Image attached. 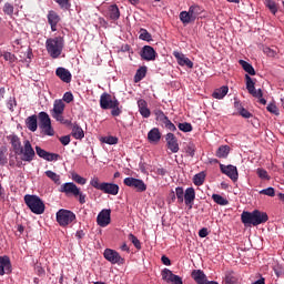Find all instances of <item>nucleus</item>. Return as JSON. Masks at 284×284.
Wrapping results in <instances>:
<instances>
[{
	"mask_svg": "<svg viewBox=\"0 0 284 284\" xmlns=\"http://www.w3.org/2000/svg\"><path fill=\"white\" fill-rule=\"evenodd\" d=\"M123 183L128 187H134L136 192H145V190H148V185H145V182L136 178H125Z\"/></svg>",
	"mask_w": 284,
	"mask_h": 284,
	"instance_id": "nucleus-12",
	"label": "nucleus"
},
{
	"mask_svg": "<svg viewBox=\"0 0 284 284\" xmlns=\"http://www.w3.org/2000/svg\"><path fill=\"white\" fill-rule=\"evenodd\" d=\"M71 179L72 181H74V183H78V185H85V183H88V180L81 175H79L78 173H71Z\"/></svg>",
	"mask_w": 284,
	"mask_h": 284,
	"instance_id": "nucleus-44",
	"label": "nucleus"
},
{
	"mask_svg": "<svg viewBox=\"0 0 284 284\" xmlns=\"http://www.w3.org/2000/svg\"><path fill=\"white\" fill-rule=\"evenodd\" d=\"M180 21H182L184 26H187V23H192V21H194V18L189 11H182L180 12Z\"/></svg>",
	"mask_w": 284,
	"mask_h": 284,
	"instance_id": "nucleus-37",
	"label": "nucleus"
},
{
	"mask_svg": "<svg viewBox=\"0 0 284 284\" xmlns=\"http://www.w3.org/2000/svg\"><path fill=\"white\" fill-rule=\"evenodd\" d=\"M104 258L109 261V263H112V265H116V263H123V257L119 254V252L106 248L104 250Z\"/></svg>",
	"mask_w": 284,
	"mask_h": 284,
	"instance_id": "nucleus-17",
	"label": "nucleus"
},
{
	"mask_svg": "<svg viewBox=\"0 0 284 284\" xmlns=\"http://www.w3.org/2000/svg\"><path fill=\"white\" fill-rule=\"evenodd\" d=\"M245 81H246V90L251 94V92L256 90V87H254L255 85L254 80H252L250 74H245Z\"/></svg>",
	"mask_w": 284,
	"mask_h": 284,
	"instance_id": "nucleus-46",
	"label": "nucleus"
},
{
	"mask_svg": "<svg viewBox=\"0 0 284 284\" xmlns=\"http://www.w3.org/2000/svg\"><path fill=\"white\" fill-rule=\"evenodd\" d=\"M2 11L4 12V14H8V17H12V14H14V6L10 2H6Z\"/></svg>",
	"mask_w": 284,
	"mask_h": 284,
	"instance_id": "nucleus-48",
	"label": "nucleus"
},
{
	"mask_svg": "<svg viewBox=\"0 0 284 284\" xmlns=\"http://www.w3.org/2000/svg\"><path fill=\"white\" fill-rule=\"evenodd\" d=\"M57 221L61 227H67V225L77 221V214L70 210L61 209L57 212Z\"/></svg>",
	"mask_w": 284,
	"mask_h": 284,
	"instance_id": "nucleus-10",
	"label": "nucleus"
},
{
	"mask_svg": "<svg viewBox=\"0 0 284 284\" xmlns=\"http://www.w3.org/2000/svg\"><path fill=\"white\" fill-rule=\"evenodd\" d=\"M162 280L165 281V283H171V284H183V278L179 275H175L172 273L170 268H164L161 272Z\"/></svg>",
	"mask_w": 284,
	"mask_h": 284,
	"instance_id": "nucleus-14",
	"label": "nucleus"
},
{
	"mask_svg": "<svg viewBox=\"0 0 284 284\" xmlns=\"http://www.w3.org/2000/svg\"><path fill=\"white\" fill-rule=\"evenodd\" d=\"M140 114L143 116V119H150V109L146 106L145 109H140Z\"/></svg>",
	"mask_w": 284,
	"mask_h": 284,
	"instance_id": "nucleus-61",
	"label": "nucleus"
},
{
	"mask_svg": "<svg viewBox=\"0 0 284 284\" xmlns=\"http://www.w3.org/2000/svg\"><path fill=\"white\" fill-rule=\"evenodd\" d=\"M36 153L38 156H40V159H44V161H59V159H61V155L57 153H50L41 149V146H36Z\"/></svg>",
	"mask_w": 284,
	"mask_h": 284,
	"instance_id": "nucleus-22",
	"label": "nucleus"
},
{
	"mask_svg": "<svg viewBox=\"0 0 284 284\" xmlns=\"http://www.w3.org/2000/svg\"><path fill=\"white\" fill-rule=\"evenodd\" d=\"M109 17L112 21H119L121 18V11L116 4H112L109 7Z\"/></svg>",
	"mask_w": 284,
	"mask_h": 284,
	"instance_id": "nucleus-31",
	"label": "nucleus"
},
{
	"mask_svg": "<svg viewBox=\"0 0 284 284\" xmlns=\"http://www.w3.org/2000/svg\"><path fill=\"white\" fill-rule=\"evenodd\" d=\"M0 57H3L4 61H8L10 65H12V63H17V55H14L12 52L6 51L0 53Z\"/></svg>",
	"mask_w": 284,
	"mask_h": 284,
	"instance_id": "nucleus-40",
	"label": "nucleus"
},
{
	"mask_svg": "<svg viewBox=\"0 0 284 284\" xmlns=\"http://www.w3.org/2000/svg\"><path fill=\"white\" fill-rule=\"evenodd\" d=\"M241 221L244 225H263L270 221V216L260 210H254L253 212L244 211L241 215Z\"/></svg>",
	"mask_w": 284,
	"mask_h": 284,
	"instance_id": "nucleus-1",
	"label": "nucleus"
},
{
	"mask_svg": "<svg viewBox=\"0 0 284 284\" xmlns=\"http://www.w3.org/2000/svg\"><path fill=\"white\" fill-rule=\"evenodd\" d=\"M265 6L272 14H276V12H278V6H276L274 0H265Z\"/></svg>",
	"mask_w": 284,
	"mask_h": 284,
	"instance_id": "nucleus-45",
	"label": "nucleus"
},
{
	"mask_svg": "<svg viewBox=\"0 0 284 284\" xmlns=\"http://www.w3.org/2000/svg\"><path fill=\"white\" fill-rule=\"evenodd\" d=\"M12 274V262L8 255L0 256V276Z\"/></svg>",
	"mask_w": 284,
	"mask_h": 284,
	"instance_id": "nucleus-18",
	"label": "nucleus"
},
{
	"mask_svg": "<svg viewBox=\"0 0 284 284\" xmlns=\"http://www.w3.org/2000/svg\"><path fill=\"white\" fill-rule=\"evenodd\" d=\"M266 110L271 112V114H275L276 116H278V106H276V104H273V103L268 104L266 106Z\"/></svg>",
	"mask_w": 284,
	"mask_h": 284,
	"instance_id": "nucleus-57",
	"label": "nucleus"
},
{
	"mask_svg": "<svg viewBox=\"0 0 284 284\" xmlns=\"http://www.w3.org/2000/svg\"><path fill=\"white\" fill-rule=\"evenodd\" d=\"M145 74H148V67H141L138 69L134 75V83L143 81V79H145Z\"/></svg>",
	"mask_w": 284,
	"mask_h": 284,
	"instance_id": "nucleus-36",
	"label": "nucleus"
},
{
	"mask_svg": "<svg viewBox=\"0 0 284 284\" xmlns=\"http://www.w3.org/2000/svg\"><path fill=\"white\" fill-rule=\"evenodd\" d=\"M252 97H254L255 99H262L263 97V90L258 89V90H254L253 92H251Z\"/></svg>",
	"mask_w": 284,
	"mask_h": 284,
	"instance_id": "nucleus-64",
	"label": "nucleus"
},
{
	"mask_svg": "<svg viewBox=\"0 0 284 284\" xmlns=\"http://www.w3.org/2000/svg\"><path fill=\"white\" fill-rule=\"evenodd\" d=\"M212 200L217 205H230V201H227V199H225V197H223L222 195H219V194H213Z\"/></svg>",
	"mask_w": 284,
	"mask_h": 284,
	"instance_id": "nucleus-42",
	"label": "nucleus"
},
{
	"mask_svg": "<svg viewBox=\"0 0 284 284\" xmlns=\"http://www.w3.org/2000/svg\"><path fill=\"white\" fill-rule=\"evenodd\" d=\"M59 192L65 194L67 196H74V199H78L80 205H85L87 203L85 199H88V195H85V193H83L81 189L74 184V182L63 183L60 186Z\"/></svg>",
	"mask_w": 284,
	"mask_h": 284,
	"instance_id": "nucleus-4",
	"label": "nucleus"
},
{
	"mask_svg": "<svg viewBox=\"0 0 284 284\" xmlns=\"http://www.w3.org/2000/svg\"><path fill=\"white\" fill-rule=\"evenodd\" d=\"M48 23L51 26V31L57 32V26H59V21H61V17H59V13L54 10H50L48 16Z\"/></svg>",
	"mask_w": 284,
	"mask_h": 284,
	"instance_id": "nucleus-23",
	"label": "nucleus"
},
{
	"mask_svg": "<svg viewBox=\"0 0 284 284\" xmlns=\"http://www.w3.org/2000/svg\"><path fill=\"white\" fill-rule=\"evenodd\" d=\"M100 108L102 110H111L112 116H121L123 112V106L116 98L112 99V95L109 93H102L100 97Z\"/></svg>",
	"mask_w": 284,
	"mask_h": 284,
	"instance_id": "nucleus-3",
	"label": "nucleus"
},
{
	"mask_svg": "<svg viewBox=\"0 0 284 284\" xmlns=\"http://www.w3.org/2000/svg\"><path fill=\"white\" fill-rule=\"evenodd\" d=\"M260 194H264L265 196H275L276 195V191H274V187L270 186L267 189L261 190Z\"/></svg>",
	"mask_w": 284,
	"mask_h": 284,
	"instance_id": "nucleus-56",
	"label": "nucleus"
},
{
	"mask_svg": "<svg viewBox=\"0 0 284 284\" xmlns=\"http://www.w3.org/2000/svg\"><path fill=\"white\" fill-rule=\"evenodd\" d=\"M178 128L179 130H181V132H192L193 130L192 124L190 122L179 123Z\"/></svg>",
	"mask_w": 284,
	"mask_h": 284,
	"instance_id": "nucleus-51",
	"label": "nucleus"
},
{
	"mask_svg": "<svg viewBox=\"0 0 284 284\" xmlns=\"http://www.w3.org/2000/svg\"><path fill=\"white\" fill-rule=\"evenodd\" d=\"M148 139L150 143H159L161 141V131H159V128H153L148 133Z\"/></svg>",
	"mask_w": 284,
	"mask_h": 284,
	"instance_id": "nucleus-30",
	"label": "nucleus"
},
{
	"mask_svg": "<svg viewBox=\"0 0 284 284\" xmlns=\"http://www.w3.org/2000/svg\"><path fill=\"white\" fill-rule=\"evenodd\" d=\"M173 57L176 59L179 65H186V68H194V62H192V60H190V58L185 57V54L174 51L173 52Z\"/></svg>",
	"mask_w": 284,
	"mask_h": 284,
	"instance_id": "nucleus-24",
	"label": "nucleus"
},
{
	"mask_svg": "<svg viewBox=\"0 0 284 284\" xmlns=\"http://www.w3.org/2000/svg\"><path fill=\"white\" fill-rule=\"evenodd\" d=\"M58 6H60L61 10H70L71 3L70 0H55Z\"/></svg>",
	"mask_w": 284,
	"mask_h": 284,
	"instance_id": "nucleus-55",
	"label": "nucleus"
},
{
	"mask_svg": "<svg viewBox=\"0 0 284 284\" xmlns=\"http://www.w3.org/2000/svg\"><path fill=\"white\" fill-rule=\"evenodd\" d=\"M139 39L142 41H152V34L146 29H141Z\"/></svg>",
	"mask_w": 284,
	"mask_h": 284,
	"instance_id": "nucleus-50",
	"label": "nucleus"
},
{
	"mask_svg": "<svg viewBox=\"0 0 284 284\" xmlns=\"http://www.w3.org/2000/svg\"><path fill=\"white\" fill-rule=\"evenodd\" d=\"M102 143H106V145H116V143H119V138L116 136H104L101 139Z\"/></svg>",
	"mask_w": 284,
	"mask_h": 284,
	"instance_id": "nucleus-47",
	"label": "nucleus"
},
{
	"mask_svg": "<svg viewBox=\"0 0 284 284\" xmlns=\"http://www.w3.org/2000/svg\"><path fill=\"white\" fill-rule=\"evenodd\" d=\"M185 150L186 154H189L191 159H194V155L196 154V145H194V143H189Z\"/></svg>",
	"mask_w": 284,
	"mask_h": 284,
	"instance_id": "nucleus-53",
	"label": "nucleus"
},
{
	"mask_svg": "<svg viewBox=\"0 0 284 284\" xmlns=\"http://www.w3.org/2000/svg\"><path fill=\"white\" fill-rule=\"evenodd\" d=\"M191 278H193L196 284H207V275H205L202 270H193L191 273Z\"/></svg>",
	"mask_w": 284,
	"mask_h": 284,
	"instance_id": "nucleus-26",
	"label": "nucleus"
},
{
	"mask_svg": "<svg viewBox=\"0 0 284 284\" xmlns=\"http://www.w3.org/2000/svg\"><path fill=\"white\" fill-rule=\"evenodd\" d=\"M202 13H203V8L199 4H193L189 8V14H191L194 21H196V17H199V14H202Z\"/></svg>",
	"mask_w": 284,
	"mask_h": 284,
	"instance_id": "nucleus-35",
	"label": "nucleus"
},
{
	"mask_svg": "<svg viewBox=\"0 0 284 284\" xmlns=\"http://www.w3.org/2000/svg\"><path fill=\"white\" fill-rule=\"evenodd\" d=\"M240 114L243 119H252V113H250L245 108L240 109Z\"/></svg>",
	"mask_w": 284,
	"mask_h": 284,
	"instance_id": "nucleus-60",
	"label": "nucleus"
},
{
	"mask_svg": "<svg viewBox=\"0 0 284 284\" xmlns=\"http://www.w3.org/2000/svg\"><path fill=\"white\" fill-rule=\"evenodd\" d=\"M230 145H221L215 152V156H217V159H227V156H230Z\"/></svg>",
	"mask_w": 284,
	"mask_h": 284,
	"instance_id": "nucleus-32",
	"label": "nucleus"
},
{
	"mask_svg": "<svg viewBox=\"0 0 284 284\" xmlns=\"http://www.w3.org/2000/svg\"><path fill=\"white\" fill-rule=\"evenodd\" d=\"M8 141H10L14 154H19L21 152V149L23 148L21 145V139L19 138V135L11 134L8 136Z\"/></svg>",
	"mask_w": 284,
	"mask_h": 284,
	"instance_id": "nucleus-27",
	"label": "nucleus"
},
{
	"mask_svg": "<svg viewBox=\"0 0 284 284\" xmlns=\"http://www.w3.org/2000/svg\"><path fill=\"white\" fill-rule=\"evenodd\" d=\"M69 125H71V136L73 139L81 141V139L85 138V132H83V129L78 123H71Z\"/></svg>",
	"mask_w": 284,
	"mask_h": 284,
	"instance_id": "nucleus-28",
	"label": "nucleus"
},
{
	"mask_svg": "<svg viewBox=\"0 0 284 284\" xmlns=\"http://www.w3.org/2000/svg\"><path fill=\"white\" fill-rule=\"evenodd\" d=\"M239 63L243 68V70L247 72V74H250L251 77L256 75V70H254V67L251 63L245 60H239Z\"/></svg>",
	"mask_w": 284,
	"mask_h": 284,
	"instance_id": "nucleus-33",
	"label": "nucleus"
},
{
	"mask_svg": "<svg viewBox=\"0 0 284 284\" xmlns=\"http://www.w3.org/2000/svg\"><path fill=\"white\" fill-rule=\"evenodd\" d=\"M17 155L21 156V161H24L27 163H32V161H34V159L37 158V153L34 152L30 140L23 141L22 149H20V152Z\"/></svg>",
	"mask_w": 284,
	"mask_h": 284,
	"instance_id": "nucleus-9",
	"label": "nucleus"
},
{
	"mask_svg": "<svg viewBox=\"0 0 284 284\" xmlns=\"http://www.w3.org/2000/svg\"><path fill=\"white\" fill-rule=\"evenodd\" d=\"M263 52L266 54V57L274 58L278 54V51L276 49H272L270 47H263Z\"/></svg>",
	"mask_w": 284,
	"mask_h": 284,
	"instance_id": "nucleus-52",
	"label": "nucleus"
},
{
	"mask_svg": "<svg viewBox=\"0 0 284 284\" xmlns=\"http://www.w3.org/2000/svg\"><path fill=\"white\" fill-rule=\"evenodd\" d=\"M138 108H139V111L146 109L148 108V102L143 99L138 100Z\"/></svg>",
	"mask_w": 284,
	"mask_h": 284,
	"instance_id": "nucleus-62",
	"label": "nucleus"
},
{
	"mask_svg": "<svg viewBox=\"0 0 284 284\" xmlns=\"http://www.w3.org/2000/svg\"><path fill=\"white\" fill-rule=\"evenodd\" d=\"M60 143H62L63 145H70V135H63L59 139Z\"/></svg>",
	"mask_w": 284,
	"mask_h": 284,
	"instance_id": "nucleus-63",
	"label": "nucleus"
},
{
	"mask_svg": "<svg viewBox=\"0 0 284 284\" xmlns=\"http://www.w3.org/2000/svg\"><path fill=\"white\" fill-rule=\"evenodd\" d=\"M63 112H65V103L63 100H55L53 103V109L51 110L52 119H55V121L62 123V125H72V121L65 120Z\"/></svg>",
	"mask_w": 284,
	"mask_h": 284,
	"instance_id": "nucleus-7",
	"label": "nucleus"
},
{
	"mask_svg": "<svg viewBox=\"0 0 284 284\" xmlns=\"http://www.w3.org/2000/svg\"><path fill=\"white\" fill-rule=\"evenodd\" d=\"M39 119V128L42 130L45 136H54V129L52 128V120H50V115L44 111L38 114Z\"/></svg>",
	"mask_w": 284,
	"mask_h": 284,
	"instance_id": "nucleus-8",
	"label": "nucleus"
},
{
	"mask_svg": "<svg viewBox=\"0 0 284 284\" xmlns=\"http://www.w3.org/2000/svg\"><path fill=\"white\" fill-rule=\"evenodd\" d=\"M8 164V146H0V165Z\"/></svg>",
	"mask_w": 284,
	"mask_h": 284,
	"instance_id": "nucleus-39",
	"label": "nucleus"
},
{
	"mask_svg": "<svg viewBox=\"0 0 284 284\" xmlns=\"http://www.w3.org/2000/svg\"><path fill=\"white\" fill-rule=\"evenodd\" d=\"M193 183H194V185H197V186L203 185V183H205V173L200 172V173L195 174L193 178Z\"/></svg>",
	"mask_w": 284,
	"mask_h": 284,
	"instance_id": "nucleus-43",
	"label": "nucleus"
},
{
	"mask_svg": "<svg viewBox=\"0 0 284 284\" xmlns=\"http://www.w3.org/2000/svg\"><path fill=\"white\" fill-rule=\"evenodd\" d=\"M38 119L39 118L37 116V114H33L26 119V125L28 130H30V132H37V129L39 128Z\"/></svg>",
	"mask_w": 284,
	"mask_h": 284,
	"instance_id": "nucleus-29",
	"label": "nucleus"
},
{
	"mask_svg": "<svg viewBox=\"0 0 284 284\" xmlns=\"http://www.w3.org/2000/svg\"><path fill=\"white\" fill-rule=\"evenodd\" d=\"M227 92H230V88H227V87H222V88H220V89H216L213 93H212V97H213V99H219V100H221V99H223V98H225L226 95H227Z\"/></svg>",
	"mask_w": 284,
	"mask_h": 284,
	"instance_id": "nucleus-34",
	"label": "nucleus"
},
{
	"mask_svg": "<svg viewBox=\"0 0 284 284\" xmlns=\"http://www.w3.org/2000/svg\"><path fill=\"white\" fill-rule=\"evenodd\" d=\"M63 101L65 103H72V101H74V95L72 94V92H65L63 94Z\"/></svg>",
	"mask_w": 284,
	"mask_h": 284,
	"instance_id": "nucleus-58",
	"label": "nucleus"
},
{
	"mask_svg": "<svg viewBox=\"0 0 284 284\" xmlns=\"http://www.w3.org/2000/svg\"><path fill=\"white\" fill-rule=\"evenodd\" d=\"M24 203L33 214H43L45 204L43 200L37 195H24Z\"/></svg>",
	"mask_w": 284,
	"mask_h": 284,
	"instance_id": "nucleus-6",
	"label": "nucleus"
},
{
	"mask_svg": "<svg viewBox=\"0 0 284 284\" xmlns=\"http://www.w3.org/2000/svg\"><path fill=\"white\" fill-rule=\"evenodd\" d=\"M55 75L59 77V79L63 81V83H71L72 81V73H70V70L63 67H59L55 70Z\"/></svg>",
	"mask_w": 284,
	"mask_h": 284,
	"instance_id": "nucleus-25",
	"label": "nucleus"
},
{
	"mask_svg": "<svg viewBox=\"0 0 284 284\" xmlns=\"http://www.w3.org/2000/svg\"><path fill=\"white\" fill-rule=\"evenodd\" d=\"M129 241L134 245L135 248L141 250V241L134 234L130 233L128 236Z\"/></svg>",
	"mask_w": 284,
	"mask_h": 284,
	"instance_id": "nucleus-49",
	"label": "nucleus"
},
{
	"mask_svg": "<svg viewBox=\"0 0 284 284\" xmlns=\"http://www.w3.org/2000/svg\"><path fill=\"white\" fill-rule=\"evenodd\" d=\"M112 210L103 209L97 217V223L100 227H108V224L111 223Z\"/></svg>",
	"mask_w": 284,
	"mask_h": 284,
	"instance_id": "nucleus-16",
	"label": "nucleus"
},
{
	"mask_svg": "<svg viewBox=\"0 0 284 284\" xmlns=\"http://www.w3.org/2000/svg\"><path fill=\"white\" fill-rule=\"evenodd\" d=\"M155 116H156V121H160V123H162V125H164L166 130H170V132H176V125H174V123L170 121V118H168L163 111L161 110L155 111Z\"/></svg>",
	"mask_w": 284,
	"mask_h": 284,
	"instance_id": "nucleus-13",
	"label": "nucleus"
},
{
	"mask_svg": "<svg viewBox=\"0 0 284 284\" xmlns=\"http://www.w3.org/2000/svg\"><path fill=\"white\" fill-rule=\"evenodd\" d=\"M165 141L166 148L171 150L173 154H176V152H179L180 150L179 140L176 139V135H174V133H168L165 136Z\"/></svg>",
	"mask_w": 284,
	"mask_h": 284,
	"instance_id": "nucleus-20",
	"label": "nucleus"
},
{
	"mask_svg": "<svg viewBox=\"0 0 284 284\" xmlns=\"http://www.w3.org/2000/svg\"><path fill=\"white\" fill-rule=\"evenodd\" d=\"M7 106L9 108V110L11 112H13L14 106H17V100L14 98H9V100L7 102Z\"/></svg>",
	"mask_w": 284,
	"mask_h": 284,
	"instance_id": "nucleus-59",
	"label": "nucleus"
},
{
	"mask_svg": "<svg viewBox=\"0 0 284 284\" xmlns=\"http://www.w3.org/2000/svg\"><path fill=\"white\" fill-rule=\"evenodd\" d=\"M185 197V191L183 190V186L175 187V199H178V203L181 205Z\"/></svg>",
	"mask_w": 284,
	"mask_h": 284,
	"instance_id": "nucleus-41",
	"label": "nucleus"
},
{
	"mask_svg": "<svg viewBox=\"0 0 284 284\" xmlns=\"http://www.w3.org/2000/svg\"><path fill=\"white\" fill-rule=\"evenodd\" d=\"M123 183L128 187H134L136 192H145V190H148V185H145V182L136 178H125Z\"/></svg>",
	"mask_w": 284,
	"mask_h": 284,
	"instance_id": "nucleus-11",
	"label": "nucleus"
},
{
	"mask_svg": "<svg viewBox=\"0 0 284 284\" xmlns=\"http://www.w3.org/2000/svg\"><path fill=\"white\" fill-rule=\"evenodd\" d=\"M65 48V39L61 36L48 38L45 40V49L51 59H59Z\"/></svg>",
	"mask_w": 284,
	"mask_h": 284,
	"instance_id": "nucleus-2",
	"label": "nucleus"
},
{
	"mask_svg": "<svg viewBox=\"0 0 284 284\" xmlns=\"http://www.w3.org/2000/svg\"><path fill=\"white\" fill-rule=\"evenodd\" d=\"M256 174L260 179L264 181H270V174H267V171L265 169H257Z\"/></svg>",
	"mask_w": 284,
	"mask_h": 284,
	"instance_id": "nucleus-54",
	"label": "nucleus"
},
{
	"mask_svg": "<svg viewBox=\"0 0 284 284\" xmlns=\"http://www.w3.org/2000/svg\"><path fill=\"white\" fill-rule=\"evenodd\" d=\"M140 57L143 61H155L156 51L151 45H144L140 52Z\"/></svg>",
	"mask_w": 284,
	"mask_h": 284,
	"instance_id": "nucleus-19",
	"label": "nucleus"
},
{
	"mask_svg": "<svg viewBox=\"0 0 284 284\" xmlns=\"http://www.w3.org/2000/svg\"><path fill=\"white\" fill-rule=\"evenodd\" d=\"M91 187L94 190H99L103 192V194H110L111 196H116L119 194V184L110 183V182H101L99 176H93L90 180Z\"/></svg>",
	"mask_w": 284,
	"mask_h": 284,
	"instance_id": "nucleus-5",
	"label": "nucleus"
},
{
	"mask_svg": "<svg viewBox=\"0 0 284 284\" xmlns=\"http://www.w3.org/2000/svg\"><path fill=\"white\" fill-rule=\"evenodd\" d=\"M220 170L222 174H225L226 176H229L231 181H239V170L236 169V166L232 164H229V165L220 164Z\"/></svg>",
	"mask_w": 284,
	"mask_h": 284,
	"instance_id": "nucleus-15",
	"label": "nucleus"
},
{
	"mask_svg": "<svg viewBox=\"0 0 284 284\" xmlns=\"http://www.w3.org/2000/svg\"><path fill=\"white\" fill-rule=\"evenodd\" d=\"M196 199V191L194 187H187L184 191V203L189 210H192L194 207V201Z\"/></svg>",
	"mask_w": 284,
	"mask_h": 284,
	"instance_id": "nucleus-21",
	"label": "nucleus"
},
{
	"mask_svg": "<svg viewBox=\"0 0 284 284\" xmlns=\"http://www.w3.org/2000/svg\"><path fill=\"white\" fill-rule=\"evenodd\" d=\"M45 176H48V179H50L51 181H53V183H55V185H61V175L54 173V171H45L44 172Z\"/></svg>",
	"mask_w": 284,
	"mask_h": 284,
	"instance_id": "nucleus-38",
	"label": "nucleus"
}]
</instances>
